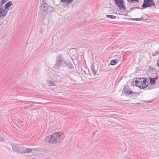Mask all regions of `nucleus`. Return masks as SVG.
Returning <instances> with one entry per match:
<instances>
[{"mask_svg": "<svg viewBox=\"0 0 159 159\" xmlns=\"http://www.w3.org/2000/svg\"><path fill=\"white\" fill-rule=\"evenodd\" d=\"M52 3V0H43L41 1V8L39 13L41 16L45 18H49L50 13L55 11V9L50 6Z\"/></svg>", "mask_w": 159, "mask_h": 159, "instance_id": "obj_1", "label": "nucleus"}, {"mask_svg": "<svg viewBox=\"0 0 159 159\" xmlns=\"http://www.w3.org/2000/svg\"><path fill=\"white\" fill-rule=\"evenodd\" d=\"M64 136L62 132H59L53 133L51 136L46 137V142L51 143H57L63 140Z\"/></svg>", "mask_w": 159, "mask_h": 159, "instance_id": "obj_2", "label": "nucleus"}, {"mask_svg": "<svg viewBox=\"0 0 159 159\" xmlns=\"http://www.w3.org/2000/svg\"><path fill=\"white\" fill-rule=\"evenodd\" d=\"M147 80V78H136L135 80L136 86L142 89L147 88L148 85Z\"/></svg>", "mask_w": 159, "mask_h": 159, "instance_id": "obj_3", "label": "nucleus"}, {"mask_svg": "<svg viewBox=\"0 0 159 159\" xmlns=\"http://www.w3.org/2000/svg\"><path fill=\"white\" fill-rule=\"evenodd\" d=\"M12 148L14 152L18 153H29L32 151L31 148L19 147L16 145L13 146Z\"/></svg>", "mask_w": 159, "mask_h": 159, "instance_id": "obj_4", "label": "nucleus"}, {"mask_svg": "<svg viewBox=\"0 0 159 159\" xmlns=\"http://www.w3.org/2000/svg\"><path fill=\"white\" fill-rule=\"evenodd\" d=\"M66 63L62 55L56 57V62L55 65L56 67L61 66Z\"/></svg>", "mask_w": 159, "mask_h": 159, "instance_id": "obj_5", "label": "nucleus"}, {"mask_svg": "<svg viewBox=\"0 0 159 159\" xmlns=\"http://www.w3.org/2000/svg\"><path fill=\"white\" fill-rule=\"evenodd\" d=\"M155 6V3L153 0H144L143 3L142 7L144 8L148 7H151Z\"/></svg>", "mask_w": 159, "mask_h": 159, "instance_id": "obj_6", "label": "nucleus"}, {"mask_svg": "<svg viewBox=\"0 0 159 159\" xmlns=\"http://www.w3.org/2000/svg\"><path fill=\"white\" fill-rule=\"evenodd\" d=\"M115 4L118 6L119 9L122 10L123 9H126V7L124 4V1L123 0H113Z\"/></svg>", "mask_w": 159, "mask_h": 159, "instance_id": "obj_7", "label": "nucleus"}, {"mask_svg": "<svg viewBox=\"0 0 159 159\" xmlns=\"http://www.w3.org/2000/svg\"><path fill=\"white\" fill-rule=\"evenodd\" d=\"M8 10H6L2 8V6L0 7V20L5 17Z\"/></svg>", "mask_w": 159, "mask_h": 159, "instance_id": "obj_8", "label": "nucleus"}, {"mask_svg": "<svg viewBox=\"0 0 159 159\" xmlns=\"http://www.w3.org/2000/svg\"><path fill=\"white\" fill-rule=\"evenodd\" d=\"M123 91L125 94L126 95H133L132 94V93H134V92L133 91L127 89L126 87H125L123 89Z\"/></svg>", "mask_w": 159, "mask_h": 159, "instance_id": "obj_9", "label": "nucleus"}, {"mask_svg": "<svg viewBox=\"0 0 159 159\" xmlns=\"http://www.w3.org/2000/svg\"><path fill=\"white\" fill-rule=\"evenodd\" d=\"M12 5V3L11 1H10L6 3L4 6V8L6 10L8 11V8Z\"/></svg>", "mask_w": 159, "mask_h": 159, "instance_id": "obj_10", "label": "nucleus"}, {"mask_svg": "<svg viewBox=\"0 0 159 159\" xmlns=\"http://www.w3.org/2000/svg\"><path fill=\"white\" fill-rule=\"evenodd\" d=\"M158 77V76H157V77L154 78H152L151 77L149 78V79L150 80V84L151 85H153L155 83L156 80L157 79Z\"/></svg>", "mask_w": 159, "mask_h": 159, "instance_id": "obj_11", "label": "nucleus"}, {"mask_svg": "<svg viewBox=\"0 0 159 159\" xmlns=\"http://www.w3.org/2000/svg\"><path fill=\"white\" fill-rule=\"evenodd\" d=\"M67 66L69 68L73 69L74 68V66L73 65L70 61L66 62L65 63Z\"/></svg>", "mask_w": 159, "mask_h": 159, "instance_id": "obj_12", "label": "nucleus"}, {"mask_svg": "<svg viewBox=\"0 0 159 159\" xmlns=\"http://www.w3.org/2000/svg\"><path fill=\"white\" fill-rule=\"evenodd\" d=\"M73 0H61V2L66 4L68 5L72 3Z\"/></svg>", "mask_w": 159, "mask_h": 159, "instance_id": "obj_13", "label": "nucleus"}, {"mask_svg": "<svg viewBox=\"0 0 159 159\" xmlns=\"http://www.w3.org/2000/svg\"><path fill=\"white\" fill-rule=\"evenodd\" d=\"M94 65L93 64H92L91 66V71L93 74L95 75L97 73V70L95 69L94 67Z\"/></svg>", "mask_w": 159, "mask_h": 159, "instance_id": "obj_14", "label": "nucleus"}, {"mask_svg": "<svg viewBox=\"0 0 159 159\" xmlns=\"http://www.w3.org/2000/svg\"><path fill=\"white\" fill-rule=\"evenodd\" d=\"M118 60H112L111 61L110 64L111 65H114L118 62Z\"/></svg>", "mask_w": 159, "mask_h": 159, "instance_id": "obj_15", "label": "nucleus"}, {"mask_svg": "<svg viewBox=\"0 0 159 159\" xmlns=\"http://www.w3.org/2000/svg\"><path fill=\"white\" fill-rule=\"evenodd\" d=\"M106 17L111 19H114L116 18V16L113 15H107Z\"/></svg>", "mask_w": 159, "mask_h": 159, "instance_id": "obj_16", "label": "nucleus"}, {"mask_svg": "<svg viewBox=\"0 0 159 159\" xmlns=\"http://www.w3.org/2000/svg\"><path fill=\"white\" fill-rule=\"evenodd\" d=\"M127 1H128L129 2H136L137 3H138L139 2V0H127Z\"/></svg>", "mask_w": 159, "mask_h": 159, "instance_id": "obj_17", "label": "nucleus"}, {"mask_svg": "<svg viewBox=\"0 0 159 159\" xmlns=\"http://www.w3.org/2000/svg\"><path fill=\"white\" fill-rule=\"evenodd\" d=\"M8 0H2L1 1V6H2V4H4Z\"/></svg>", "mask_w": 159, "mask_h": 159, "instance_id": "obj_18", "label": "nucleus"}, {"mask_svg": "<svg viewBox=\"0 0 159 159\" xmlns=\"http://www.w3.org/2000/svg\"><path fill=\"white\" fill-rule=\"evenodd\" d=\"M49 83L50 84V86H52L55 85L54 82L52 81H50Z\"/></svg>", "mask_w": 159, "mask_h": 159, "instance_id": "obj_19", "label": "nucleus"}, {"mask_svg": "<svg viewBox=\"0 0 159 159\" xmlns=\"http://www.w3.org/2000/svg\"><path fill=\"white\" fill-rule=\"evenodd\" d=\"M142 19H143L142 17L141 18H133L132 19V20H134L138 21V20H141Z\"/></svg>", "mask_w": 159, "mask_h": 159, "instance_id": "obj_20", "label": "nucleus"}, {"mask_svg": "<svg viewBox=\"0 0 159 159\" xmlns=\"http://www.w3.org/2000/svg\"><path fill=\"white\" fill-rule=\"evenodd\" d=\"M0 140L2 141H4L5 140L2 137L0 136Z\"/></svg>", "mask_w": 159, "mask_h": 159, "instance_id": "obj_21", "label": "nucleus"}, {"mask_svg": "<svg viewBox=\"0 0 159 159\" xmlns=\"http://www.w3.org/2000/svg\"><path fill=\"white\" fill-rule=\"evenodd\" d=\"M43 29L42 28H40L39 30V33L40 34H42L43 32Z\"/></svg>", "mask_w": 159, "mask_h": 159, "instance_id": "obj_22", "label": "nucleus"}, {"mask_svg": "<svg viewBox=\"0 0 159 159\" xmlns=\"http://www.w3.org/2000/svg\"><path fill=\"white\" fill-rule=\"evenodd\" d=\"M157 65L158 67H159V59L157 61Z\"/></svg>", "mask_w": 159, "mask_h": 159, "instance_id": "obj_23", "label": "nucleus"}, {"mask_svg": "<svg viewBox=\"0 0 159 159\" xmlns=\"http://www.w3.org/2000/svg\"><path fill=\"white\" fill-rule=\"evenodd\" d=\"M130 157H126L125 158V159H130Z\"/></svg>", "mask_w": 159, "mask_h": 159, "instance_id": "obj_24", "label": "nucleus"}, {"mask_svg": "<svg viewBox=\"0 0 159 159\" xmlns=\"http://www.w3.org/2000/svg\"><path fill=\"white\" fill-rule=\"evenodd\" d=\"M132 9H134V8H140L139 7H133L132 8Z\"/></svg>", "mask_w": 159, "mask_h": 159, "instance_id": "obj_25", "label": "nucleus"}, {"mask_svg": "<svg viewBox=\"0 0 159 159\" xmlns=\"http://www.w3.org/2000/svg\"><path fill=\"white\" fill-rule=\"evenodd\" d=\"M1 25L0 24V25Z\"/></svg>", "mask_w": 159, "mask_h": 159, "instance_id": "obj_26", "label": "nucleus"}]
</instances>
